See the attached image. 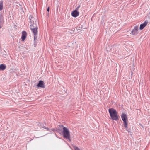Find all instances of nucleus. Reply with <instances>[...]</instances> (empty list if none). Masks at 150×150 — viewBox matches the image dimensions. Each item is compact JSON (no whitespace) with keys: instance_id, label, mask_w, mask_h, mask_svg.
Returning <instances> with one entry per match:
<instances>
[{"instance_id":"11","label":"nucleus","mask_w":150,"mask_h":150,"mask_svg":"<svg viewBox=\"0 0 150 150\" xmlns=\"http://www.w3.org/2000/svg\"><path fill=\"white\" fill-rule=\"evenodd\" d=\"M6 66L5 64H1L0 65V71L4 70L6 69Z\"/></svg>"},{"instance_id":"5","label":"nucleus","mask_w":150,"mask_h":150,"mask_svg":"<svg viewBox=\"0 0 150 150\" xmlns=\"http://www.w3.org/2000/svg\"><path fill=\"white\" fill-rule=\"evenodd\" d=\"M123 121V123L124 125V126L126 130L127 131L129 132H130L131 131L130 129H128V120L127 119H124L122 120Z\"/></svg>"},{"instance_id":"19","label":"nucleus","mask_w":150,"mask_h":150,"mask_svg":"<svg viewBox=\"0 0 150 150\" xmlns=\"http://www.w3.org/2000/svg\"><path fill=\"white\" fill-rule=\"evenodd\" d=\"M50 129V130L49 131H50V132L51 131L50 130H51L53 131H54L55 130V129Z\"/></svg>"},{"instance_id":"18","label":"nucleus","mask_w":150,"mask_h":150,"mask_svg":"<svg viewBox=\"0 0 150 150\" xmlns=\"http://www.w3.org/2000/svg\"><path fill=\"white\" fill-rule=\"evenodd\" d=\"M49 9H50V7H48L47 8V11H48V12L49 11Z\"/></svg>"},{"instance_id":"2","label":"nucleus","mask_w":150,"mask_h":150,"mask_svg":"<svg viewBox=\"0 0 150 150\" xmlns=\"http://www.w3.org/2000/svg\"><path fill=\"white\" fill-rule=\"evenodd\" d=\"M62 133L64 138L70 141H71V136L68 129L66 127H63Z\"/></svg>"},{"instance_id":"13","label":"nucleus","mask_w":150,"mask_h":150,"mask_svg":"<svg viewBox=\"0 0 150 150\" xmlns=\"http://www.w3.org/2000/svg\"><path fill=\"white\" fill-rule=\"evenodd\" d=\"M3 21L2 16L1 15L0 16V29L2 28Z\"/></svg>"},{"instance_id":"21","label":"nucleus","mask_w":150,"mask_h":150,"mask_svg":"<svg viewBox=\"0 0 150 150\" xmlns=\"http://www.w3.org/2000/svg\"><path fill=\"white\" fill-rule=\"evenodd\" d=\"M63 126H64L63 125L62 126V127H63Z\"/></svg>"},{"instance_id":"16","label":"nucleus","mask_w":150,"mask_h":150,"mask_svg":"<svg viewBox=\"0 0 150 150\" xmlns=\"http://www.w3.org/2000/svg\"><path fill=\"white\" fill-rule=\"evenodd\" d=\"M75 150H80V149L78 147L74 146L73 147Z\"/></svg>"},{"instance_id":"20","label":"nucleus","mask_w":150,"mask_h":150,"mask_svg":"<svg viewBox=\"0 0 150 150\" xmlns=\"http://www.w3.org/2000/svg\"><path fill=\"white\" fill-rule=\"evenodd\" d=\"M79 6H78V7H77V8H76V9H77V10H78V8H79Z\"/></svg>"},{"instance_id":"17","label":"nucleus","mask_w":150,"mask_h":150,"mask_svg":"<svg viewBox=\"0 0 150 150\" xmlns=\"http://www.w3.org/2000/svg\"><path fill=\"white\" fill-rule=\"evenodd\" d=\"M42 127L43 128L46 129L47 130H49L50 129L44 126H43Z\"/></svg>"},{"instance_id":"7","label":"nucleus","mask_w":150,"mask_h":150,"mask_svg":"<svg viewBox=\"0 0 150 150\" xmlns=\"http://www.w3.org/2000/svg\"><path fill=\"white\" fill-rule=\"evenodd\" d=\"M37 87H41L43 88H45V86L44 83L43 81L42 80L40 81L38 84Z\"/></svg>"},{"instance_id":"1","label":"nucleus","mask_w":150,"mask_h":150,"mask_svg":"<svg viewBox=\"0 0 150 150\" xmlns=\"http://www.w3.org/2000/svg\"><path fill=\"white\" fill-rule=\"evenodd\" d=\"M30 28L31 31L33 33L34 35V40L35 42V40L37 39V37L36 36L38 35V26L39 25L38 21L36 23H30Z\"/></svg>"},{"instance_id":"8","label":"nucleus","mask_w":150,"mask_h":150,"mask_svg":"<svg viewBox=\"0 0 150 150\" xmlns=\"http://www.w3.org/2000/svg\"><path fill=\"white\" fill-rule=\"evenodd\" d=\"M79 13L76 10L74 11H72L71 15L72 16L74 17H77L79 15Z\"/></svg>"},{"instance_id":"14","label":"nucleus","mask_w":150,"mask_h":150,"mask_svg":"<svg viewBox=\"0 0 150 150\" xmlns=\"http://www.w3.org/2000/svg\"><path fill=\"white\" fill-rule=\"evenodd\" d=\"M3 9V1H0V10H2Z\"/></svg>"},{"instance_id":"15","label":"nucleus","mask_w":150,"mask_h":150,"mask_svg":"<svg viewBox=\"0 0 150 150\" xmlns=\"http://www.w3.org/2000/svg\"><path fill=\"white\" fill-rule=\"evenodd\" d=\"M134 65H132V66L131 68V75H132L133 74V71H134L135 69V68H134Z\"/></svg>"},{"instance_id":"6","label":"nucleus","mask_w":150,"mask_h":150,"mask_svg":"<svg viewBox=\"0 0 150 150\" xmlns=\"http://www.w3.org/2000/svg\"><path fill=\"white\" fill-rule=\"evenodd\" d=\"M138 30V26H135L134 29L131 31V33L132 35H135L137 34V31Z\"/></svg>"},{"instance_id":"4","label":"nucleus","mask_w":150,"mask_h":150,"mask_svg":"<svg viewBox=\"0 0 150 150\" xmlns=\"http://www.w3.org/2000/svg\"><path fill=\"white\" fill-rule=\"evenodd\" d=\"M29 19L30 20V23H36L38 21L37 20V18L33 16V15H30L29 16Z\"/></svg>"},{"instance_id":"10","label":"nucleus","mask_w":150,"mask_h":150,"mask_svg":"<svg viewBox=\"0 0 150 150\" xmlns=\"http://www.w3.org/2000/svg\"><path fill=\"white\" fill-rule=\"evenodd\" d=\"M148 23V21H146L143 24L140 25V29L141 30L143 29L145 27Z\"/></svg>"},{"instance_id":"3","label":"nucleus","mask_w":150,"mask_h":150,"mask_svg":"<svg viewBox=\"0 0 150 150\" xmlns=\"http://www.w3.org/2000/svg\"><path fill=\"white\" fill-rule=\"evenodd\" d=\"M109 112L110 114V116L113 120H117L118 119V117L117 115L116 110L113 108L109 109Z\"/></svg>"},{"instance_id":"9","label":"nucleus","mask_w":150,"mask_h":150,"mask_svg":"<svg viewBox=\"0 0 150 150\" xmlns=\"http://www.w3.org/2000/svg\"><path fill=\"white\" fill-rule=\"evenodd\" d=\"M27 35V33L25 31H23L22 32L21 38L22 41H24L25 40Z\"/></svg>"},{"instance_id":"12","label":"nucleus","mask_w":150,"mask_h":150,"mask_svg":"<svg viewBox=\"0 0 150 150\" xmlns=\"http://www.w3.org/2000/svg\"><path fill=\"white\" fill-rule=\"evenodd\" d=\"M121 117L122 120L127 119V116L125 113H123L121 115Z\"/></svg>"}]
</instances>
